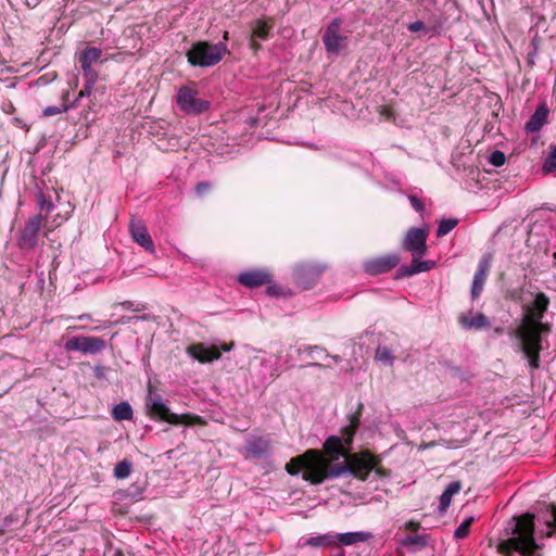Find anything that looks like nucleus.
<instances>
[{
    "label": "nucleus",
    "mask_w": 556,
    "mask_h": 556,
    "mask_svg": "<svg viewBox=\"0 0 556 556\" xmlns=\"http://www.w3.org/2000/svg\"><path fill=\"white\" fill-rule=\"evenodd\" d=\"M146 408L152 418H159L160 420H164L172 425H191L201 422V418L197 415H178L172 413L162 395L153 391L151 387H149L148 394L146 396Z\"/></svg>",
    "instance_id": "nucleus-5"
},
{
    "label": "nucleus",
    "mask_w": 556,
    "mask_h": 556,
    "mask_svg": "<svg viewBox=\"0 0 556 556\" xmlns=\"http://www.w3.org/2000/svg\"><path fill=\"white\" fill-rule=\"evenodd\" d=\"M251 27H252L251 47L253 49H258V43H256V39H260V40L268 39L273 25L267 21L257 20L252 23Z\"/></svg>",
    "instance_id": "nucleus-20"
},
{
    "label": "nucleus",
    "mask_w": 556,
    "mask_h": 556,
    "mask_svg": "<svg viewBox=\"0 0 556 556\" xmlns=\"http://www.w3.org/2000/svg\"><path fill=\"white\" fill-rule=\"evenodd\" d=\"M188 353L190 356L201 363H210L220 357V351L218 348L214 345L208 346L204 343H197L189 346Z\"/></svg>",
    "instance_id": "nucleus-18"
},
{
    "label": "nucleus",
    "mask_w": 556,
    "mask_h": 556,
    "mask_svg": "<svg viewBox=\"0 0 556 556\" xmlns=\"http://www.w3.org/2000/svg\"><path fill=\"white\" fill-rule=\"evenodd\" d=\"M405 546L424 547L427 545L426 538L422 535H408L403 540Z\"/></svg>",
    "instance_id": "nucleus-37"
},
{
    "label": "nucleus",
    "mask_w": 556,
    "mask_h": 556,
    "mask_svg": "<svg viewBox=\"0 0 556 556\" xmlns=\"http://www.w3.org/2000/svg\"><path fill=\"white\" fill-rule=\"evenodd\" d=\"M341 18L332 20L323 34V42L326 51L332 55H339L349 45V37L341 34Z\"/></svg>",
    "instance_id": "nucleus-10"
},
{
    "label": "nucleus",
    "mask_w": 556,
    "mask_h": 556,
    "mask_svg": "<svg viewBox=\"0 0 556 556\" xmlns=\"http://www.w3.org/2000/svg\"><path fill=\"white\" fill-rule=\"evenodd\" d=\"M96 83L97 81L93 80H86L84 88L79 91L77 98L73 101L76 102V106L83 98L89 97L92 93Z\"/></svg>",
    "instance_id": "nucleus-38"
},
{
    "label": "nucleus",
    "mask_w": 556,
    "mask_h": 556,
    "mask_svg": "<svg viewBox=\"0 0 556 556\" xmlns=\"http://www.w3.org/2000/svg\"><path fill=\"white\" fill-rule=\"evenodd\" d=\"M299 354H306L312 358H331L334 362H341V357L338 355H330L319 345H303L298 350Z\"/></svg>",
    "instance_id": "nucleus-24"
},
{
    "label": "nucleus",
    "mask_w": 556,
    "mask_h": 556,
    "mask_svg": "<svg viewBox=\"0 0 556 556\" xmlns=\"http://www.w3.org/2000/svg\"><path fill=\"white\" fill-rule=\"evenodd\" d=\"M242 455L247 459H265L271 455L270 440L263 437H253L245 442Z\"/></svg>",
    "instance_id": "nucleus-12"
},
{
    "label": "nucleus",
    "mask_w": 556,
    "mask_h": 556,
    "mask_svg": "<svg viewBox=\"0 0 556 556\" xmlns=\"http://www.w3.org/2000/svg\"><path fill=\"white\" fill-rule=\"evenodd\" d=\"M78 320H90L91 316L89 314H83L77 317Z\"/></svg>",
    "instance_id": "nucleus-48"
},
{
    "label": "nucleus",
    "mask_w": 556,
    "mask_h": 556,
    "mask_svg": "<svg viewBox=\"0 0 556 556\" xmlns=\"http://www.w3.org/2000/svg\"><path fill=\"white\" fill-rule=\"evenodd\" d=\"M399 262L400 257L396 254H388L366 261L364 263V270L369 275H379L390 271Z\"/></svg>",
    "instance_id": "nucleus-13"
},
{
    "label": "nucleus",
    "mask_w": 556,
    "mask_h": 556,
    "mask_svg": "<svg viewBox=\"0 0 556 556\" xmlns=\"http://www.w3.org/2000/svg\"><path fill=\"white\" fill-rule=\"evenodd\" d=\"M376 358L379 362L388 364H392L393 362L392 353L390 349H388L387 346H378V349L376 350Z\"/></svg>",
    "instance_id": "nucleus-36"
},
{
    "label": "nucleus",
    "mask_w": 556,
    "mask_h": 556,
    "mask_svg": "<svg viewBox=\"0 0 556 556\" xmlns=\"http://www.w3.org/2000/svg\"><path fill=\"white\" fill-rule=\"evenodd\" d=\"M491 255H483L482 258L479 262L478 269L473 276L472 286H471V298L476 300L480 296L488 273L491 267Z\"/></svg>",
    "instance_id": "nucleus-16"
},
{
    "label": "nucleus",
    "mask_w": 556,
    "mask_h": 556,
    "mask_svg": "<svg viewBox=\"0 0 556 556\" xmlns=\"http://www.w3.org/2000/svg\"><path fill=\"white\" fill-rule=\"evenodd\" d=\"M544 522L548 529L547 535L549 536L556 528V507L554 505L546 506V517H544Z\"/></svg>",
    "instance_id": "nucleus-31"
},
{
    "label": "nucleus",
    "mask_w": 556,
    "mask_h": 556,
    "mask_svg": "<svg viewBox=\"0 0 556 556\" xmlns=\"http://www.w3.org/2000/svg\"><path fill=\"white\" fill-rule=\"evenodd\" d=\"M323 267L312 264H301L295 268V280L303 289H309L319 277Z\"/></svg>",
    "instance_id": "nucleus-15"
},
{
    "label": "nucleus",
    "mask_w": 556,
    "mask_h": 556,
    "mask_svg": "<svg viewBox=\"0 0 556 556\" xmlns=\"http://www.w3.org/2000/svg\"><path fill=\"white\" fill-rule=\"evenodd\" d=\"M549 300L543 292L534 295L533 301L525 306V313L518 325L508 331L519 333L542 334L547 330L542 323L544 313L547 311Z\"/></svg>",
    "instance_id": "nucleus-4"
},
{
    "label": "nucleus",
    "mask_w": 556,
    "mask_h": 556,
    "mask_svg": "<svg viewBox=\"0 0 556 556\" xmlns=\"http://www.w3.org/2000/svg\"><path fill=\"white\" fill-rule=\"evenodd\" d=\"M106 348V342L100 337L75 336L64 343L66 352H80L83 354H99Z\"/></svg>",
    "instance_id": "nucleus-11"
},
{
    "label": "nucleus",
    "mask_w": 556,
    "mask_h": 556,
    "mask_svg": "<svg viewBox=\"0 0 556 556\" xmlns=\"http://www.w3.org/2000/svg\"><path fill=\"white\" fill-rule=\"evenodd\" d=\"M267 292H268L269 294H271V295L277 294V293H276V287H268V288H267Z\"/></svg>",
    "instance_id": "nucleus-49"
},
{
    "label": "nucleus",
    "mask_w": 556,
    "mask_h": 556,
    "mask_svg": "<svg viewBox=\"0 0 556 556\" xmlns=\"http://www.w3.org/2000/svg\"><path fill=\"white\" fill-rule=\"evenodd\" d=\"M334 543H336V536L331 533H326V534H318V535L308 536V538L302 536L299 539V541L296 543V547L298 548H304V547L319 548V547L331 546Z\"/></svg>",
    "instance_id": "nucleus-19"
},
{
    "label": "nucleus",
    "mask_w": 556,
    "mask_h": 556,
    "mask_svg": "<svg viewBox=\"0 0 556 556\" xmlns=\"http://www.w3.org/2000/svg\"><path fill=\"white\" fill-rule=\"evenodd\" d=\"M80 65H81L84 76L86 77V80L97 81L98 73L92 68V65H89V64H80Z\"/></svg>",
    "instance_id": "nucleus-41"
},
{
    "label": "nucleus",
    "mask_w": 556,
    "mask_h": 556,
    "mask_svg": "<svg viewBox=\"0 0 556 556\" xmlns=\"http://www.w3.org/2000/svg\"><path fill=\"white\" fill-rule=\"evenodd\" d=\"M534 517L530 514L519 517L514 526L511 536L497 545V552L504 556H535L539 544L535 542Z\"/></svg>",
    "instance_id": "nucleus-2"
},
{
    "label": "nucleus",
    "mask_w": 556,
    "mask_h": 556,
    "mask_svg": "<svg viewBox=\"0 0 556 556\" xmlns=\"http://www.w3.org/2000/svg\"><path fill=\"white\" fill-rule=\"evenodd\" d=\"M408 200L410 202V205L413 206V208L416 212H418V213L424 212L425 205H424L422 201L417 195L412 194L408 197Z\"/></svg>",
    "instance_id": "nucleus-42"
},
{
    "label": "nucleus",
    "mask_w": 556,
    "mask_h": 556,
    "mask_svg": "<svg viewBox=\"0 0 556 556\" xmlns=\"http://www.w3.org/2000/svg\"><path fill=\"white\" fill-rule=\"evenodd\" d=\"M228 53L225 42L211 45L206 41H199L192 45L187 52L188 61L193 66H214Z\"/></svg>",
    "instance_id": "nucleus-6"
},
{
    "label": "nucleus",
    "mask_w": 556,
    "mask_h": 556,
    "mask_svg": "<svg viewBox=\"0 0 556 556\" xmlns=\"http://www.w3.org/2000/svg\"><path fill=\"white\" fill-rule=\"evenodd\" d=\"M556 170V144L551 147V151L543 163V172L551 174Z\"/></svg>",
    "instance_id": "nucleus-32"
},
{
    "label": "nucleus",
    "mask_w": 556,
    "mask_h": 556,
    "mask_svg": "<svg viewBox=\"0 0 556 556\" xmlns=\"http://www.w3.org/2000/svg\"><path fill=\"white\" fill-rule=\"evenodd\" d=\"M228 38H229V33L228 31H224L223 39L224 40H228Z\"/></svg>",
    "instance_id": "nucleus-52"
},
{
    "label": "nucleus",
    "mask_w": 556,
    "mask_h": 556,
    "mask_svg": "<svg viewBox=\"0 0 556 556\" xmlns=\"http://www.w3.org/2000/svg\"><path fill=\"white\" fill-rule=\"evenodd\" d=\"M459 321L465 329H483L490 326L488 317L482 313L472 316H462Z\"/></svg>",
    "instance_id": "nucleus-23"
},
{
    "label": "nucleus",
    "mask_w": 556,
    "mask_h": 556,
    "mask_svg": "<svg viewBox=\"0 0 556 556\" xmlns=\"http://www.w3.org/2000/svg\"><path fill=\"white\" fill-rule=\"evenodd\" d=\"M473 518H466L454 531V536L456 539H465L469 533V528L472 523Z\"/></svg>",
    "instance_id": "nucleus-35"
},
{
    "label": "nucleus",
    "mask_w": 556,
    "mask_h": 556,
    "mask_svg": "<svg viewBox=\"0 0 556 556\" xmlns=\"http://www.w3.org/2000/svg\"><path fill=\"white\" fill-rule=\"evenodd\" d=\"M104 328H106V326H103V327H96V328H93V330H99V329H104Z\"/></svg>",
    "instance_id": "nucleus-53"
},
{
    "label": "nucleus",
    "mask_w": 556,
    "mask_h": 556,
    "mask_svg": "<svg viewBox=\"0 0 556 556\" xmlns=\"http://www.w3.org/2000/svg\"><path fill=\"white\" fill-rule=\"evenodd\" d=\"M112 418L116 421L131 420L134 412L128 402H121L116 404L112 409Z\"/></svg>",
    "instance_id": "nucleus-27"
},
{
    "label": "nucleus",
    "mask_w": 556,
    "mask_h": 556,
    "mask_svg": "<svg viewBox=\"0 0 556 556\" xmlns=\"http://www.w3.org/2000/svg\"><path fill=\"white\" fill-rule=\"evenodd\" d=\"M508 334L516 340L518 352H522L528 359L531 369L540 367L541 334L519 333L508 331Z\"/></svg>",
    "instance_id": "nucleus-7"
},
{
    "label": "nucleus",
    "mask_w": 556,
    "mask_h": 556,
    "mask_svg": "<svg viewBox=\"0 0 556 556\" xmlns=\"http://www.w3.org/2000/svg\"><path fill=\"white\" fill-rule=\"evenodd\" d=\"M462 489V484L459 481H453L447 484L446 489L440 496L439 509L440 511H445L447 507L451 505L452 498L455 494H457Z\"/></svg>",
    "instance_id": "nucleus-25"
},
{
    "label": "nucleus",
    "mask_w": 556,
    "mask_h": 556,
    "mask_svg": "<svg viewBox=\"0 0 556 556\" xmlns=\"http://www.w3.org/2000/svg\"><path fill=\"white\" fill-rule=\"evenodd\" d=\"M261 366L264 368L262 372L263 382L271 381L279 376L277 359L273 357L262 358Z\"/></svg>",
    "instance_id": "nucleus-26"
},
{
    "label": "nucleus",
    "mask_w": 556,
    "mask_h": 556,
    "mask_svg": "<svg viewBox=\"0 0 556 556\" xmlns=\"http://www.w3.org/2000/svg\"><path fill=\"white\" fill-rule=\"evenodd\" d=\"M441 26L438 25V26H431V27H426L425 23L422 21H415L413 23H409L407 25V29L410 31V33H418V31H421V30H426V31H429V33H432V34H437L439 33Z\"/></svg>",
    "instance_id": "nucleus-34"
},
{
    "label": "nucleus",
    "mask_w": 556,
    "mask_h": 556,
    "mask_svg": "<svg viewBox=\"0 0 556 556\" xmlns=\"http://www.w3.org/2000/svg\"><path fill=\"white\" fill-rule=\"evenodd\" d=\"M529 63H533V59L531 58L530 54H529Z\"/></svg>",
    "instance_id": "nucleus-55"
},
{
    "label": "nucleus",
    "mask_w": 556,
    "mask_h": 556,
    "mask_svg": "<svg viewBox=\"0 0 556 556\" xmlns=\"http://www.w3.org/2000/svg\"><path fill=\"white\" fill-rule=\"evenodd\" d=\"M489 162L495 166V167H500V166H503L506 162V156L505 154L502 152V151H493L490 156H489Z\"/></svg>",
    "instance_id": "nucleus-39"
},
{
    "label": "nucleus",
    "mask_w": 556,
    "mask_h": 556,
    "mask_svg": "<svg viewBox=\"0 0 556 556\" xmlns=\"http://www.w3.org/2000/svg\"><path fill=\"white\" fill-rule=\"evenodd\" d=\"M358 425V418L352 416L349 426L342 429L341 435H330L326 439L323 446L325 453L308 450L291 458L286 465L287 472L295 476L304 471L303 479L312 484H320L327 479L346 475L361 480L368 479L371 472L380 476L381 471L377 468L378 459L369 452L350 455Z\"/></svg>",
    "instance_id": "nucleus-1"
},
{
    "label": "nucleus",
    "mask_w": 556,
    "mask_h": 556,
    "mask_svg": "<svg viewBox=\"0 0 556 556\" xmlns=\"http://www.w3.org/2000/svg\"><path fill=\"white\" fill-rule=\"evenodd\" d=\"M17 521H18L17 516L14 515V514H10V515L4 517L3 523H2V526L0 528H3V532H4L5 529H8L12 525L16 523Z\"/></svg>",
    "instance_id": "nucleus-43"
},
{
    "label": "nucleus",
    "mask_w": 556,
    "mask_h": 556,
    "mask_svg": "<svg viewBox=\"0 0 556 556\" xmlns=\"http://www.w3.org/2000/svg\"><path fill=\"white\" fill-rule=\"evenodd\" d=\"M38 205L41 211H45L47 213H50L54 208V204L50 199H47L46 194L43 192H40L38 194Z\"/></svg>",
    "instance_id": "nucleus-40"
},
{
    "label": "nucleus",
    "mask_w": 556,
    "mask_h": 556,
    "mask_svg": "<svg viewBox=\"0 0 556 556\" xmlns=\"http://www.w3.org/2000/svg\"><path fill=\"white\" fill-rule=\"evenodd\" d=\"M211 189V184L206 181L199 182L195 187V191L199 195H202L204 192Z\"/></svg>",
    "instance_id": "nucleus-44"
},
{
    "label": "nucleus",
    "mask_w": 556,
    "mask_h": 556,
    "mask_svg": "<svg viewBox=\"0 0 556 556\" xmlns=\"http://www.w3.org/2000/svg\"><path fill=\"white\" fill-rule=\"evenodd\" d=\"M428 232L422 228H410L403 240V249L410 252L413 261L410 265H402L399 269L400 277H412L419 273L428 271L434 267L433 261H419L427 252Z\"/></svg>",
    "instance_id": "nucleus-3"
},
{
    "label": "nucleus",
    "mask_w": 556,
    "mask_h": 556,
    "mask_svg": "<svg viewBox=\"0 0 556 556\" xmlns=\"http://www.w3.org/2000/svg\"><path fill=\"white\" fill-rule=\"evenodd\" d=\"M3 533V528H0V535Z\"/></svg>",
    "instance_id": "nucleus-56"
},
{
    "label": "nucleus",
    "mask_w": 556,
    "mask_h": 556,
    "mask_svg": "<svg viewBox=\"0 0 556 556\" xmlns=\"http://www.w3.org/2000/svg\"><path fill=\"white\" fill-rule=\"evenodd\" d=\"M177 105L187 114H201L210 109V102L198 97V90L187 85L177 92Z\"/></svg>",
    "instance_id": "nucleus-9"
},
{
    "label": "nucleus",
    "mask_w": 556,
    "mask_h": 556,
    "mask_svg": "<svg viewBox=\"0 0 556 556\" xmlns=\"http://www.w3.org/2000/svg\"><path fill=\"white\" fill-rule=\"evenodd\" d=\"M548 116V110L545 105H540L536 108L534 113L531 115L529 121H527L525 125V129L528 132H536L539 131L543 125L546 123Z\"/></svg>",
    "instance_id": "nucleus-21"
},
{
    "label": "nucleus",
    "mask_w": 556,
    "mask_h": 556,
    "mask_svg": "<svg viewBox=\"0 0 556 556\" xmlns=\"http://www.w3.org/2000/svg\"><path fill=\"white\" fill-rule=\"evenodd\" d=\"M43 224L45 217L41 214L29 217L18 230L16 245L24 251L34 250L38 244Z\"/></svg>",
    "instance_id": "nucleus-8"
},
{
    "label": "nucleus",
    "mask_w": 556,
    "mask_h": 556,
    "mask_svg": "<svg viewBox=\"0 0 556 556\" xmlns=\"http://www.w3.org/2000/svg\"><path fill=\"white\" fill-rule=\"evenodd\" d=\"M430 3L435 4L437 0H428Z\"/></svg>",
    "instance_id": "nucleus-54"
},
{
    "label": "nucleus",
    "mask_w": 556,
    "mask_h": 556,
    "mask_svg": "<svg viewBox=\"0 0 556 556\" xmlns=\"http://www.w3.org/2000/svg\"><path fill=\"white\" fill-rule=\"evenodd\" d=\"M75 108H76V102H71V103L64 102L60 106L50 105V106H47L46 109H43L42 116L43 117H50V116H53V115H56V114H61V113L67 112V111L72 110V109H75Z\"/></svg>",
    "instance_id": "nucleus-29"
},
{
    "label": "nucleus",
    "mask_w": 556,
    "mask_h": 556,
    "mask_svg": "<svg viewBox=\"0 0 556 556\" xmlns=\"http://www.w3.org/2000/svg\"><path fill=\"white\" fill-rule=\"evenodd\" d=\"M124 308H127V309H134L136 312H138L139 309L138 308H134V303L130 302V301H125L121 304Z\"/></svg>",
    "instance_id": "nucleus-45"
},
{
    "label": "nucleus",
    "mask_w": 556,
    "mask_h": 556,
    "mask_svg": "<svg viewBox=\"0 0 556 556\" xmlns=\"http://www.w3.org/2000/svg\"><path fill=\"white\" fill-rule=\"evenodd\" d=\"M68 94H70L68 90L64 91L63 94H62V99L63 100L67 99Z\"/></svg>",
    "instance_id": "nucleus-51"
},
{
    "label": "nucleus",
    "mask_w": 556,
    "mask_h": 556,
    "mask_svg": "<svg viewBox=\"0 0 556 556\" xmlns=\"http://www.w3.org/2000/svg\"><path fill=\"white\" fill-rule=\"evenodd\" d=\"M78 329H81V330H86L87 328L81 326V327H67V331L70 330H78Z\"/></svg>",
    "instance_id": "nucleus-50"
},
{
    "label": "nucleus",
    "mask_w": 556,
    "mask_h": 556,
    "mask_svg": "<svg viewBox=\"0 0 556 556\" xmlns=\"http://www.w3.org/2000/svg\"><path fill=\"white\" fill-rule=\"evenodd\" d=\"M238 281L248 288H258L271 281L270 274L266 270L254 269L241 273Z\"/></svg>",
    "instance_id": "nucleus-17"
},
{
    "label": "nucleus",
    "mask_w": 556,
    "mask_h": 556,
    "mask_svg": "<svg viewBox=\"0 0 556 556\" xmlns=\"http://www.w3.org/2000/svg\"><path fill=\"white\" fill-rule=\"evenodd\" d=\"M457 223L458 222L455 218L442 219L439 223L437 236L438 237L446 236L448 232H451L457 226Z\"/></svg>",
    "instance_id": "nucleus-33"
},
{
    "label": "nucleus",
    "mask_w": 556,
    "mask_h": 556,
    "mask_svg": "<svg viewBox=\"0 0 556 556\" xmlns=\"http://www.w3.org/2000/svg\"><path fill=\"white\" fill-rule=\"evenodd\" d=\"M306 366L307 367H315V368H324V367H326L325 365H323L320 363H316V362L308 363Z\"/></svg>",
    "instance_id": "nucleus-47"
},
{
    "label": "nucleus",
    "mask_w": 556,
    "mask_h": 556,
    "mask_svg": "<svg viewBox=\"0 0 556 556\" xmlns=\"http://www.w3.org/2000/svg\"><path fill=\"white\" fill-rule=\"evenodd\" d=\"M336 536V543L343 546L353 545L359 542H366L372 538V534L367 531H355L339 533Z\"/></svg>",
    "instance_id": "nucleus-22"
},
{
    "label": "nucleus",
    "mask_w": 556,
    "mask_h": 556,
    "mask_svg": "<svg viewBox=\"0 0 556 556\" xmlns=\"http://www.w3.org/2000/svg\"><path fill=\"white\" fill-rule=\"evenodd\" d=\"M129 231L135 242L142 247L150 253L155 252L153 240L146 227L140 219H131L129 225Z\"/></svg>",
    "instance_id": "nucleus-14"
},
{
    "label": "nucleus",
    "mask_w": 556,
    "mask_h": 556,
    "mask_svg": "<svg viewBox=\"0 0 556 556\" xmlns=\"http://www.w3.org/2000/svg\"><path fill=\"white\" fill-rule=\"evenodd\" d=\"M232 348H233V343L231 342L229 344H222L218 350L224 351V352H229L232 350Z\"/></svg>",
    "instance_id": "nucleus-46"
},
{
    "label": "nucleus",
    "mask_w": 556,
    "mask_h": 556,
    "mask_svg": "<svg viewBox=\"0 0 556 556\" xmlns=\"http://www.w3.org/2000/svg\"><path fill=\"white\" fill-rule=\"evenodd\" d=\"M131 463L127 459H124L116 464L114 468V476L117 479H125L127 478L131 472Z\"/></svg>",
    "instance_id": "nucleus-30"
},
{
    "label": "nucleus",
    "mask_w": 556,
    "mask_h": 556,
    "mask_svg": "<svg viewBox=\"0 0 556 556\" xmlns=\"http://www.w3.org/2000/svg\"><path fill=\"white\" fill-rule=\"evenodd\" d=\"M102 55V50L96 47L86 49L79 56L80 64L93 65Z\"/></svg>",
    "instance_id": "nucleus-28"
}]
</instances>
